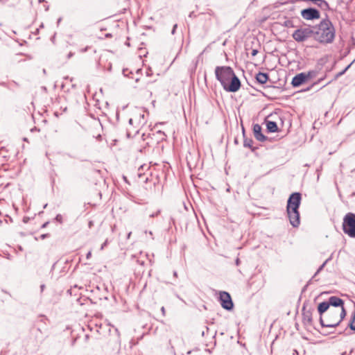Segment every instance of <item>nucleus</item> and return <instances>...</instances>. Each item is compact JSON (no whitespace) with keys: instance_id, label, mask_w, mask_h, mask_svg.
<instances>
[{"instance_id":"1","label":"nucleus","mask_w":355,"mask_h":355,"mask_svg":"<svg viewBox=\"0 0 355 355\" xmlns=\"http://www.w3.org/2000/svg\"><path fill=\"white\" fill-rule=\"evenodd\" d=\"M216 78L220 82L223 89L227 92H236L241 86L239 78L233 69L229 66H218L215 68Z\"/></svg>"},{"instance_id":"2","label":"nucleus","mask_w":355,"mask_h":355,"mask_svg":"<svg viewBox=\"0 0 355 355\" xmlns=\"http://www.w3.org/2000/svg\"><path fill=\"white\" fill-rule=\"evenodd\" d=\"M314 40L322 45L332 44L336 38V28L327 14L318 24L313 26Z\"/></svg>"},{"instance_id":"3","label":"nucleus","mask_w":355,"mask_h":355,"mask_svg":"<svg viewBox=\"0 0 355 355\" xmlns=\"http://www.w3.org/2000/svg\"><path fill=\"white\" fill-rule=\"evenodd\" d=\"M347 314L346 309H343L339 313L338 310L330 309L325 315L327 323L322 317H320V323L322 327H336L340 324Z\"/></svg>"},{"instance_id":"4","label":"nucleus","mask_w":355,"mask_h":355,"mask_svg":"<svg viewBox=\"0 0 355 355\" xmlns=\"http://www.w3.org/2000/svg\"><path fill=\"white\" fill-rule=\"evenodd\" d=\"M292 37L298 43L304 42L311 37L314 39L313 26L298 28L293 33Z\"/></svg>"},{"instance_id":"5","label":"nucleus","mask_w":355,"mask_h":355,"mask_svg":"<svg viewBox=\"0 0 355 355\" xmlns=\"http://www.w3.org/2000/svg\"><path fill=\"white\" fill-rule=\"evenodd\" d=\"M343 230L350 238H355V214L349 212L345 214L343 221Z\"/></svg>"},{"instance_id":"6","label":"nucleus","mask_w":355,"mask_h":355,"mask_svg":"<svg viewBox=\"0 0 355 355\" xmlns=\"http://www.w3.org/2000/svg\"><path fill=\"white\" fill-rule=\"evenodd\" d=\"M300 15L304 19L313 21L320 18V11L312 7L304 8L301 10Z\"/></svg>"},{"instance_id":"7","label":"nucleus","mask_w":355,"mask_h":355,"mask_svg":"<svg viewBox=\"0 0 355 355\" xmlns=\"http://www.w3.org/2000/svg\"><path fill=\"white\" fill-rule=\"evenodd\" d=\"M302 195L299 192H295L291 194L288 200L286 209H299L301 204Z\"/></svg>"},{"instance_id":"8","label":"nucleus","mask_w":355,"mask_h":355,"mask_svg":"<svg viewBox=\"0 0 355 355\" xmlns=\"http://www.w3.org/2000/svg\"><path fill=\"white\" fill-rule=\"evenodd\" d=\"M220 301L221 306L227 310L232 311L234 308V303L232 302L231 295L226 291L220 292Z\"/></svg>"},{"instance_id":"9","label":"nucleus","mask_w":355,"mask_h":355,"mask_svg":"<svg viewBox=\"0 0 355 355\" xmlns=\"http://www.w3.org/2000/svg\"><path fill=\"white\" fill-rule=\"evenodd\" d=\"M287 215L291 225L293 227H297L300 224L299 209H286Z\"/></svg>"},{"instance_id":"10","label":"nucleus","mask_w":355,"mask_h":355,"mask_svg":"<svg viewBox=\"0 0 355 355\" xmlns=\"http://www.w3.org/2000/svg\"><path fill=\"white\" fill-rule=\"evenodd\" d=\"M261 130L262 128L259 124L256 123L253 125V134L255 139L259 141L263 142L266 141L268 137L262 133Z\"/></svg>"},{"instance_id":"11","label":"nucleus","mask_w":355,"mask_h":355,"mask_svg":"<svg viewBox=\"0 0 355 355\" xmlns=\"http://www.w3.org/2000/svg\"><path fill=\"white\" fill-rule=\"evenodd\" d=\"M307 80L306 78L305 73L302 72L297 75H295L291 81V85L293 87H297L300 85H302L303 83L306 82Z\"/></svg>"},{"instance_id":"12","label":"nucleus","mask_w":355,"mask_h":355,"mask_svg":"<svg viewBox=\"0 0 355 355\" xmlns=\"http://www.w3.org/2000/svg\"><path fill=\"white\" fill-rule=\"evenodd\" d=\"M327 301L330 306L334 307H340L341 310L343 309H345L344 306V300L337 296H331Z\"/></svg>"},{"instance_id":"13","label":"nucleus","mask_w":355,"mask_h":355,"mask_svg":"<svg viewBox=\"0 0 355 355\" xmlns=\"http://www.w3.org/2000/svg\"><path fill=\"white\" fill-rule=\"evenodd\" d=\"M302 320L304 324H311L313 322L312 311L306 310L304 306L302 308Z\"/></svg>"},{"instance_id":"14","label":"nucleus","mask_w":355,"mask_h":355,"mask_svg":"<svg viewBox=\"0 0 355 355\" xmlns=\"http://www.w3.org/2000/svg\"><path fill=\"white\" fill-rule=\"evenodd\" d=\"M242 132L243 136V146L245 148H249L252 152L258 149V147H254L252 146L253 140L252 139L245 137V129L243 127H242Z\"/></svg>"},{"instance_id":"15","label":"nucleus","mask_w":355,"mask_h":355,"mask_svg":"<svg viewBox=\"0 0 355 355\" xmlns=\"http://www.w3.org/2000/svg\"><path fill=\"white\" fill-rule=\"evenodd\" d=\"M265 123L266 125V130L268 132H277L279 131L277 124L275 121H269L267 119H265Z\"/></svg>"},{"instance_id":"16","label":"nucleus","mask_w":355,"mask_h":355,"mask_svg":"<svg viewBox=\"0 0 355 355\" xmlns=\"http://www.w3.org/2000/svg\"><path fill=\"white\" fill-rule=\"evenodd\" d=\"M255 79L261 85L265 84L269 79V75L267 73L259 72L256 74Z\"/></svg>"},{"instance_id":"17","label":"nucleus","mask_w":355,"mask_h":355,"mask_svg":"<svg viewBox=\"0 0 355 355\" xmlns=\"http://www.w3.org/2000/svg\"><path fill=\"white\" fill-rule=\"evenodd\" d=\"M330 304L328 301H324L320 303L318 306V312L320 315V317H322V315L327 312L329 309Z\"/></svg>"},{"instance_id":"18","label":"nucleus","mask_w":355,"mask_h":355,"mask_svg":"<svg viewBox=\"0 0 355 355\" xmlns=\"http://www.w3.org/2000/svg\"><path fill=\"white\" fill-rule=\"evenodd\" d=\"M353 62H351L349 64H348L343 70H342L341 71L337 73L335 76H334V78L332 80L328 82L327 84H325L322 87H325L326 85H329V83H331L332 81H334V80H336L338 78H340V76H342L343 75H344L346 71L349 69V68L351 67V65L352 64Z\"/></svg>"},{"instance_id":"19","label":"nucleus","mask_w":355,"mask_h":355,"mask_svg":"<svg viewBox=\"0 0 355 355\" xmlns=\"http://www.w3.org/2000/svg\"><path fill=\"white\" fill-rule=\"evenodd\" d=\"M318 74V70H311L309 71L307 73H305L306 78L308 80L309 79L314 78L317 76Z\"/></svg>"},{"instance_id":"20","label":"nucleus","mask_w":355,"mask_h":355,"mask_svg":"<svg viewBox=\"0 0 355 355\" xmlns=\"http://www.w3.org/2000/svg\"><path fill=\"white\" fill-rule=\"evenodd\" d=\"M347 327L355 331V311H354Z\"/></svg>"},{"instance_id":"21","label":"nucleus","mask_w":355,"mask_h":355,"mask_svg":"<svg viewBox=\"0 0 355 355\" xmlns=\"http://www.w3.org/2000/svg\"><path fill=\"white\" fill-rule=\"evenodd\" d=\"M131 259L133 261L136 262L139 265H144L145 261L144 259H141L139 257H138L137 255H132Z\"/></svg>"},{"instance_id":"22","label":"nucleus","mask_w":355,"mask_h":355,"mask_svg":"<svg viewBox=\"0 0 355 355\" xmlns=\"http://www.w3.org/2000/svg\"><path fill=\"white\" fill-rule=\"evenodd\" d=\"M330 260V258L327 259L319 268L317 270V271L315 272V273L314 274V275L312 277L311 279H313V278H315L322 270L323 268H324V266H326V264L327 263V262Z\"/></svg>"},{"instance_id":"23","label":"nucleus","mask_w":355,"mask_h":355,"mask_svg":"<svg viewBox=\"0 0 355 355\" xmlns=\"http://www.w3.org/2000/svg\"><path fill=\"white\" fill-rule=\"evenodd\" d=\"M283 26L286 27V28H294V27H295V26L293 24V20H291V19H286V21H284V23H283Z\"/></svg>"},{"instance_id":"24","label":"nucleus","mask_w":355,"mask_h":355,"mask_svg":"<svg viewBox=\"0 0 355 355\" xmlns=\"http://www.w3.org/2000/svg\"><path fill=\"white\" fill-rule=\"evenodd\" d=\"M326 78V76H324V77L322 78H320V79H318L316 82H314L310 87H307L306 89H304V91H309L310 90L313 86H315V85H318L319 83L322 82L323 80H324Z\"/></svg>"},{"instance_id":"25","label":"nucleus","mask_w":355,"mask_h":355,"mask_svg":"<svg viewBox=\"0 0 355 355\" xmlns=\"http://www.w3.org/2000/svg\"><path fill=\"white\" fill-rule=\"evenodd\" d=\"M139 178L141 179V181L146 183L148 181V177L146 176L145 174H138Z\"/></svg>"},{"instance_id":"26","label":"nucleus","mask_w":355,"mask_h":355,"mask_svg":"<svg viewBox=\"0 0 355 355\" xmlns=\"http://www.w3.org/2000/svg\"><path fill=\"white\" fill-rule=\"evenodd\" d=\"M55 220L60 224L63 223V217L60 214L56 215Z\"/></svg>"},{"instance_id":"27","label":"nucleus","mask_w":355,"mask_h":355,"mask_svg":"<svg viewBox=\"0 0 355 355\" xmlns=\"http://www.w3.org/2000/svg\"><path fill=\"white\" fill-rule=\"evenodd\" d=\"M139 117L141 119L139 120V123L141 124H145L146 120H145V115L144 113H139Z\"/></svg>"},{"instance_id":"28","label":"nucleus","mask_w":355,"mask_h":355,"mask_svg":"<svg viewBox=\"0 0 355 355\" xmlns=\"http://www.w3.org/2000/svg\"><path fill=\"white\" fill-rule=\"evenodd\" d=\"M209 327H205V330L202 331V333H201L202 336H205V334H207L208 332H209Z\"/></svg>"},{"instance_id":"29","label":"nucleus","mask_w":355,"mask_h":355,"mask_svg":"<svg viewBox=\"0 0 355 355\" xmlns=\"http://www.w3.org/2000/svg\"><path fill=\"white\" fill-rule=\"evenodd\" d=\"M159 213H160V210H158L156 212L153 213L152 214H150V218L156 217V216H157L159 214Z\"/></svg>"},{"instance_id":"30","label":"nucleus","mask_w":355,"mask_h":355,"mask_svg":"<svg viewBox=\"0 0 355 355\" xmlns=\"http://www.w3.org/2000/svg\"><path fill=\"white\" fill-rule=\"evenodd\" d=\"M108 241L107 239L105 241V242L101 245V250H103L107 245Z\"/></svg>"},{"instance_id":"31","label":"nucleus","mask_w":355,"mask_h":355,"mask_svg":"<svg viewBox=\"0 0 355 355\" xmlns=\"http://www.w3.org/2000/svg\"><path fill=\"white\" fill-rule=\"evenodd\" d=\"M177 27H178V24H175L173 26V29H172V31H171V34H172V35H174V34L175 33V31H176V28H177Z\"/></svg>"},{"instance_id":"32","label":"nucleus","mask_w":355,"mask_h":355,"mask_svg":"<svg viewBox=\"0 0 355 355\" xmlns=\"http://www.w3.org/2000/svg\"><path fill=\"white\" fill-rule=\"evenodd\" d=\"M258 52L259 51L257 49H252L251 54L252 56H255Z\"/></svg>"},{"instance_id":"33","label":"nucleus","mask_w":355,"mask_h":355,"mask_svg":"<svg viewBox=\"0 0 355 355\" xmlns=\"http://www.w3.org/2000/svg\"><path fill=\"white\" fill-rule=\"evenodd\" d=\"M126 135H127V137H128V138H130V137H133V135H132V133H131V132H130V130H127V133H126Z\"/></svg>"},{"instance_id":"34","label":"nucleus","mask_w":355,"mask_h":355,"mask_svg":"<svg viewBox=\"0 0 355 355\" xmlns=\"http://www.w3.org/2000/svg\"><path fill=\"white\" fill-rule=\"evenodd\" d=\"M91 257H92V252H91V251H89V252H87V254H86V259H89L91 258Z\"/></svg>"},{"instance_id":"35","label":"nucleus","mask_w":355,"mask_h":355,"mask_svg":"<svg viewBox=\"0 0 355 355\" xmlns=\"http://www.w3.org/2000/svg\"><path fill=\"white\" fill-rule=\"evenodd\" d=\"M49 236V234H42L40 237H41L42 239H46V238H47Z\"/></svg>"},{"instance_id":"36","label":"nucleus","mask_w":355,"mask_h":355,"mask_svg":"<svg viewBox=\"0 0 355 355\" xmlns=\"http://www.w3.org/2000/svg\"><path fill=\"white\" fill-rule=\"evenodd\" d=\"M161 311H162V315H163L164 316H165V315H166V309H165L164 306H162V307L161 308Z\"/></svg>"},{"instance_id":"37","label":"nucleus","mask_w":355,"mask_h":355,"mask_svg":"<svg viewBox=\"0 0 355 355\" xmlns=\"http://www.w3.org/2000/svg\"><path fill=\"white\" fill-rule=\"evenodd\" d=\"M49 222L47 221L46 223H44L42 225V228H45L47 227V225H49Z\"/></svg>"},{"instance_id":"38","label":"nucleus","mask_w":355,"mask_h":355,"mask_svg":"<svg viewBox=\"0 0 355 355\" xmlns=\"http://www.w3.org/2000/svg\"><path fill=\"white\" fill-rule=\"evenodd\" d=\"M240 263H241V261H240L239 258H237V259H236V261H235V263H236V266H239V265L240 264Z\"/></svg>"},{"instance_id":"39","label":"nucleus","mask_w":355,"mask_h":355,"mask_svg":"<svg viewBox=\"0 0 355 355\" xmlns=\"http://www.w3.org/2000/svg\"><path fill=\"white\" fill-rule=\"evenodd\" d=\"M157 134H159V135H162V136H164V137H165V136H166V135H165V134H164V132H162V131H161V130L157 131Z\"/></svg>"},{"instance_id":"40","label":"nucleus","mask_w":355,"mask_h":355,"mask_svg":"<svg viewBox=\"0 0 355 355\" xmlns=\"http://www.w3.org/2000/svg\"><path fill=\"white\" fill-rule=\"evenodd\" d=\"M298 352L297 349H293V355H298Z\"/></svg>"},{"instance_id":"41","label":"nucleus","mask_w":355,"mask_h":355,"mask_svg":"<svg viewBox=\"0 0 355 355\" xmlns=\"http://www.w3.org/2000/svg\"><path fill=\"white\" fill-rule=\"evenodd\" d=\"M112 37V34L111 33H107L105 35V37L108 38V37Z\"/></svg>"},{"instance_id":"42","label":"nucleus","mask_w":355,"mask_h":355,"mask_svg":"<svg viewBox=\"0 0 355 355\" xmlns=\"http://www.w3.org/2000/svg\"><path fill=\"white\" fill-rule=\"evenodd\" d=\"M173 276H174L175 277H178V272H177L176 271H174V272H173Z\"/></svg>"},{"instance_id":"43","label":"nucleus","mask_w":355,"mask_h":355,"mask_svg":"<svg viewBox=\"0 0 355 355\" xmlns=\"http://www.w3.org/2000/svg\"><path fill=\"white\" fill-rule=\"evenodd\" d=\"M127 71H128V69H123V73L124 76H127V74L125 73Z\"/></svg>"},{"instance_id":"44","label":"nucleus","mask_w":355,"mask_h":355,"mask_svg":"<svg viewBox=\"0 0 355 355\" xmlns=\"http://www.w3.org/2000/svg\"><path fill=\"white\" fill-rule=\"evenodd\" d=\"M132 121H133V119H129V124L132 125Z\"/></svg>"},{"instance_id":"45","label":"nucleus","mask_w":355,"mask_h":355,"mask_svg":"<svg viewBox=\"0 0 355 355\" xmlns=\"http://www.w3.org/2000/svg\"><path fill=\"white\" fill-rule=\"evenodd\" d=\"M146 137V135H145V134H143V135H142V136H141V137H142L143 140H145V139H146V137Z\"/></svg>"},{"instance_id":"46","label":"nucleus","mask_w":355,"mask_h":355,"mask_svg":"<svg viewBox=\"0 0 355 355\" xmlns=\"http://www.w3.org/2000/svg\"><path fill=\"white\" fill-rule=\"evenodd\" d=\"M44 286H44V284L41 285L40 288H41V290H42V291H43V290H44Z\"/></svg>"},{"instance_id":"47","label":"nucleus","mask_w":355,"mask_h":355,"mask_svg":"<svg viewBox=\"0 0 355 355\" xmlns=\"http://www.w3.org/2000/svg\"><path fill=\"white\" fill-rule=\"evenodd\" d=\"M23 221H24V223H26V222H27V219H26V217H24V218Z\"/></svg>"},{"instance_id":"48","label":"nucleus","mask_w":355,"mask_h":355,"mask_svg":"<svg viewBox=\"0 0 355 355\" xmlns=\"http://www.w3.org/2000/svg\"><path fill=\"white\" fill-rule=\"evenodd\" d=\"M234 143H235V144H237V143H238V140H237V139H234Z\"/></svg>"},{"instance_id":"49","label":"nucleus","mask_w":355,"mask_h":355,"mask_svg":"<svg viewBox=\"0 0 355 355\" xmlns=\"http://www.w3.org/2000/svg\"><path fill=\"white\" fill-rule=\"evenodd\" d=\"M139 132V130H135V135H137Z\"/></svg>"},{"instance_id":"50","label":"nucleus","mask_w":355,"mask_h":355,"mask_svg":"<svg viewBox=\"0 0 355 355\" xmlns=\"http://www.w3.org/2000/svg\"><path fill=\"white\" fill-rule=\"evenodd\" d=\"M193 16V12H191L190 15H189V17H192Z\"/></svg>"},{"instance_id":"51","label":"nucleus","mask_w":355,"mask_h":355,"mask_svg":"<svg viewBox=\"0 0 355 355\" xmlns=\"http://www.w3.org/2000/svg\"><path fill=\"white\" fill-rule=\"evenodd\" d=\"M43 1H44V0H39L40 3L43 2Z\"/></svg>"},{"instance_id":"52","label":"nucleus","mask_w":355,"mask_h":355,"mask_svg":"<svg viewBox=\"0 0 355 355\" xmlns=\"http://www.w3.org/2000/svg\"><path fill=\"white\" fill-rule=\"evenodd\" d=\"M47 207V204H46L44 206V208H46Z\"/></svg>"},{"instance_id":"53","label":"nucleus","mask_w":355,"mask_h":355,"mask_svg":"<svg viewBox=\"0 0 355 355\" xmlns=\"http://www.w3.org/2000/svg\"><path fill=\"white\" fill-rule=\"evenodd\" d=\"M130 234H131V232H130V233L128 234V237H129V236H130Z\"/></svg>"}]
</instances>
